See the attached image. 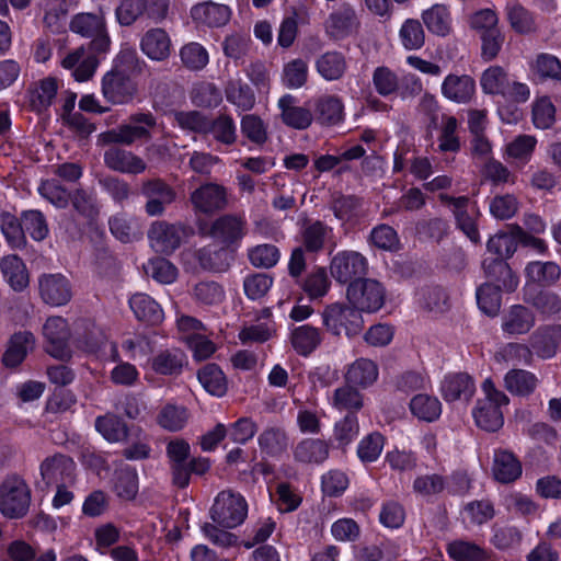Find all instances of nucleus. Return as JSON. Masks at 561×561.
<instances>
[{
  "label": "nucleus",
  "instance_id": "nucleus-1",
  "mask_svg": "<svg viewBox=\"0 0 561 561\" xmlns=\"http://www.w3.org/2000/svg\"><path fill=\"white\" fill-rule=\"evenodd\" d=\"M165 455L171 473V482L179 489H185L191 476H203L210 469L206 457H191V446L183 438H172L165 446Z\"/></svg>",
  "mask_w": 561,
  "mask_h": 561
},
{
  "label": "nucleus",
  "instance_id": "nucleus-2",
  "mask_svg": "<svg viewBox=\"0 0 561 561\" xmlns=\"http://www.w3.org/2000/svg\"><path fill=\"white\" fill-rule=\"evenodd\" d=\"M156 126L157 118L151 112H138L129 116L128 123L101 134L100 139L104 145L131 146L150 140Z\"/></svg>",
  "mask_w": 561,
  "mask_h": 561
},
{
  "label": "nucleus",
  "instance_id": "nucleus-3",
  "mask_svg": "<svg viewBox=\"0 0 561 561\" xmlns=\"http://www.w3.org/2000/svg\"><path fill=\"white\" fill-rule=\"evenodd\" d=\"M31 505V490L19 476H8L0 484V512L10 519L23 518Z\"/></svg>",
  "mask_w": 561,
  "mask_h": 561
},
{
  "label": "nucleus",
  "instance_id": "nucleus-4",
  "mask_svg": "<svg viewBox=\"0 0 561 561\" xmlns=\"http://www.w3.org/2000/svg\"><path fill=\"white\" fill-rule=\"evenodd\" d=\"M69 26L73 33L91 39L89 43L90 50L95 53L108 51L111 37L103 11L78 13L71 19Z\"/></svg>",
  "mask_w": 561,
  "mask_h": 561
},
{
  "label": "nucleus",
  "instance_id": "nucleus-5",
  "mask_svg": "<svg viewBox=\"0 0 561 561\" xmlns=\"http://www.w3.org/2000/svg\"><path fill=\"white\" fill-rule=\"evenodd\" d=\"M248 515V503L238 492L224 490L217 494L210 508L211 520L222 528L241 525Z\"/></svg>",
  "mask_w": 561,
  "mask_h": 561
},
{
  "label": "nucleus",
  "instance_id": "nucleus-6",
  "mask_svg": "<svg viewBox=\"0 0 561 561\" xmlns=\"http://www.w3.org/2000/svg\"><path fill=\"white\" fill-rule=\"evenodd\" d=\"M322 322L333 335H358L364 328L362 313L352 305L331 304L322 312Z\"/></svg>",
  "mask_w": 561,
  "mask_h": 561
},
{
  "label": "nucleus",
  "instance_id": "nucleus-7",
  "mask_svg": "<svg viewBox=\"0 0 561 561\" xmlns=\"http://www.w3.org/2000/svg\"><path fill=\"white\" fill-rule=\"evenodd\" d=\"M439 202L448 206L454 215L456 227L474 244L480 243L478 219L480 211L468 196H451L445 193L438 195Z\"/></svg>",
  "mask_w": 561,
  "mask_h": 561
},
{
  "label": "nucleus",
  "instance_id": "nucleus-8",
  "mask_svg": "<svg viewBox=\"0 0 561 561\" xmlns=\"http://www.w3.org/2000/svg\"><path fill=\"white\" fill-rule=\"evenodd\" d=\"M386 291L376 279L364 278L347 286L346 298L353 307L362 312H376L385 304Z\"/></svg>",
  "mask_w": 561,
  "mask_h": 561
},
{
  "label": "nucleus",
  "instance_id": "nucleus-9",
  "mask_svg": "<svg viewBox=\"0 0 561 561\" xmlns=\"http://www.w3.org/2000/svg\"><path fill=\"white\" fill-rule=\"evenodd\" d=\"M367 272L368 260L357 251H340L330 262V273L340 284L350 285L357 279H364Z\"/></svg>",
  "mask_w": 561,
  "mask_h": 561
},
{
  "label": "nucleus",
  "instance_id": "nucleus-10",
  "mask_svg": "<svg viewBox=\"0 0 561 561\" xmlns=\"http://www.w3.org/2000/svg\"><path fill=\"white\" fill-rule=\"evenodd\" d=\"M190 202L195 213L210 216L227 208L228 190L221 184L206 182L190 194Z\"/></svg>",
  "mask_w": 561,
  "mask_h": 561
},
{
  "label": "nucleus",
  "instance_id": "nucleus-11",
  "mask_svg": "<svg viewBox=\"0 0 561 561\" xmlns=\"http://www.w3.org/2000/svg\"><path fill=\"white\" fill-rule=\"evenodd\" d=\"M140 192L147 199L145 210L151 217L163 215L165 208L176 199L175 190L160 178L142 181Z\"/></svg>",
  "mask_w": 561,
  "mask_h": 561
},
{
  "label": "nucleus",
  "instance_id": "nucleus-12",
  "mask_svg": "<svg viewBox=\"0 0 561 561\" xmlns=\"http://www.w3.org/2000/svg\"><path fill=\"white\" fill-rule=\"evenodd\" d=\"M136 82L123 70L112 69L102 79V94L113 104L129 103L137 94Z\"/></svg>",
  "mask_w": 561,
  "mask_h": 561
},
{
  "label": "nucleus",
  "instance_id": "nucleus-13",
  "mask_svg": "<svg viewBox=\"0 0 561 561\" xmlns=\"http://www.w3.org/2000/svg\"><path fill=\"white\" fill-rule=\"evenodd\" d=\"M247 233V219L241 214H225L216 218L208 234L218 243L230 247L239 243Z\"/></svg>",
  "mask_w": 561,
  "mask_h": 561
},
{
  "label": "nucleus",
  "instance_id": "nucleus-14",
  "mask_svg": "<svg viewBox=\"0 0 561 561\" xmlns=\"http://www.w3.org/2000/svg\"><path fill=\"white\" fill-rule=\"evenodd\" d=\"M535 311L527 305L515 304L510 306L502 314L501 330L507 337H517L528 334L536 325Z\"/></svg>",
  "mask_w": 561,
  "mask_h": 561
},
{
  "label": "nucleus",
  "instance_id": "nucleus-15",
  "mask_svg": "<svg viewBox=\"0 0 561 561\" xmlns=\"http://www.w3.org/2000/svg\"><path fill=\"white\" fill-rule=\"evenodd\" d=\"M46 340L45 351L57 359H67L71 355L68 340L70 332L67 321L61 317H50L43 327Z\"/></svg>",
  "mask_w": 561,
  "mask_h": 561
},
{
  "label": "nucleus",
  "instance_id": "nucleus-16",
  "mask_svg": "<svg viewBox=\"0 0 561 561\" xmlns=\"http://www.w3.org/2000/svg\"><path fill=\"white\" fill-rule=\"evenodd\" d=\"M38 294L46 305L65 306L72 297V286L60 273L43 274L38 277Z\"/></svg>",
  "mask_w": 561,
  "mask_h": 561
},
{
  "label": "nucleus",
  "instance_id": "nucleus-17",
  "mask_svg": "<svg viewBox=\"0 0 561 561\" xmlns=\"http://www.w3.org/2000/svg\"><path fill=\"white\" fill-rule=\"evenodd\" d=\"M76 463L67 455L55 454L41 463V476L47 486L62 483L75 484Z\"/></svg>",
  "mask_w": 561,
  "mask_h": 561
},
{
  "label": "nucleus",
  "instance_id": "nucleus-18",
  "mask_svg": "<svg viewBox=\"0 0 561 561\" xmlns=\"http://www.w3.org/2000/svg\"><path fill=\"white\" fill-rule=\"evenodd\" d=\"M324 27L328 35L341 39L357 32L360 21L353 5L342 3L328 15Z\"/></svg>",
  "mask_w": 561,
  "mask_h": 561
},
{
  "label": "nucleus",
  "instance_id": "nucleus-19",
  "mask_svg": "<svg viewBox=\"0 0 561 561\" xmlns=\"http://www.w3.org/2000/svg\"><path fill=\"white\" fill-rule=\"evenodd\" d=\"M183 228L180 225L167 221H154L148 230L150 247L158 253L170 254L174 252L182 242Z\"/></svg>",
  "mask_w": 561,
  "mask_h": 561
},
{
  "label": "nucleus",
  "instance_id": "nucleus-20",
  "mask_svg": "<svg viewBox=\"0 0 561 561\" xmlns=\"http://www.w3.org/2000/svg\"><path fill=\"white\" fill-rule=\"evenodd\" d=\"M98 54L90 48L79 47L66 55L61 66L71 71L76 81L84 82L90 80L96 71L100 64Z\"/></svg>",
  "mask_w": 561,
  "mask_h": 561
},
{
  "label": "nucleus",
  "instance_id": "nucleus-21",
  "mask_svg": "<svg viewBox=\"0 0 561 561\" xmlns=\"http://www.w3.org/2000/svg\"><path fill=\"white\" fill-rule=\"evenodd\" d=\"M333 229L321 220L306 219L299 229V241L307 253H320L332 239Z\"/></svg>",
  "mask_w": 561,
  "mask_h": 561
},
{
  "label": "nucleus",
  "instance_id": "nucleus-22",
  "mask_svg": "<svg viewBox=\"0 0 561 561\" xmlns=\"http://www.w3.org/2000/svg\"><path fill=\"white\" fill-rule=\"evenodd\" d=\"M350 68L348 59L337 49L327 50L314 60V69L319 77L328 82L341 81Z\"/></svg>",
  "mask_w": 561,
  "mask_h": 561
},
{
  "label": "nucleus",
  "instance_id": "nucleus-23",
  "mask_svg": "<svg viewBox=\"0 0 561 561\" xmlns=\"http://www.w3.org/2000/svg\"><path fill=\"white\" fill-rule=\"evenodd\" d=\"M104 164L112 171L124 174H140L146 171L145 160L131 151L112 146L104 151Z\"/></svg>",
  "mask_w": 561,
  "mask_h": 561
},
{
  "label": "nucleus",
  "instance_id": "nucleus-24",
  "mask_svg": "<svg viewBox=\"0 0 561 561\" xmlns=\"http://www.w3.org/2000/svg\"><path fill=\"white\" fill-rule=\"evenodd\" d=\"M140 50L150 60L164 61L172 54V41L164 28L152 27L144 33L139 43Z\"/></svg>",
  "mask_w": 561,
  "mask_h": 561
},
{
  "label": "nucleus",
  "instance_id": "nucleus-25",
  "mask_svg": "<svg viewBox=\"0 0 561 561\" xmlns=\"http://www.w3.org/2000/svg\"><path fill=\"white\" fill-rule=\"evenodd\" d=\"M529 343L538 357H553L561 347V324L540 325L531 333Z\"/></svg>",
  "mask_w": 561,
  "mask_h": 561
},
{
  "label": "nucleus",
  "instance_id": "nucleus-26",
  "mask_svg": "<svg viewBox=\"0 0 561 561\" xmlns=\"http://www.w3.org/2000/svg\"><path fill=\"white\" fill-rule=\"evenodd\" d=\"M187 364L186 354L179 347L160 350L150 358V368L161 376H180Z\"/></svg>",
  "mask_w": 561,
  "mask_h": 561
},
{
  "label": "nucleus",
  "instance_id": "nucleus-27",
  "mask_svg": "<svg viewBox=\"0 0 561 561\" xmlns=\"http://www.w3.org/2000/svg\"><path fill=\"white\" fill-rule=\"evenodd\" d=\"M442 396L447 402L470 401L476 392V383L472 377L466 373L447 375L440 387Z\"/></svg>",
  "mask_w": 561,
  "mask_h": 561
},
{
  "label": "nucleus",
  "instance_id": "nucleus-28",
  "mask_svg": "<svg viewBox=\"0 0 561 561\" xmlns=\"http://www.w3.org/2000/svg\"><path fill=\"white\" fill-rule=\"evenodd\" d=\"M282 122L294 129H307L313 121L310 108L298 106L297 99L291 94H285L278 100Z\"/></svg>",
  "mask_w": 561,
  "mask_h": 561
},
{
  "label": "nucleus",
  "instance_id": "nucleus-29",
  "mask_svg": "<svg viewBox=\"0 0 561 561\" xmlns=\"http://www.w3.org/2000/svg\"><path fill=\"white\" fill-rule=\"evenodd\" d=\"M482 267L485 277L496 283V287L507 293L516 290L518 277L505 260L486 257L482 262Z\"/></svg>",
  "mask_w": 561,
  "mask_h": 561
},
{
  "label": "nucleus",
  "instance_id": "nucleus-30",
  "mask_svg": "<svg viewBox=\"0 0 561 561\" xmlns=\"http://www.w3.org/2000/svg\"><path fill=\"white\" fill-rule=\"evenodd\" d=\"M507 403H497L490 399H480L472 411L474 422L478 427L486 432L499 431L504 423L502 405Z\"/></svg>",
  "mask_w": 561,
  "mask_h": 561
},
{
  "label": "nucleus",
  "instance_id": "nucleus-31",
  "mask_svg": "<svg viewBox=\"0 0 561 561\" xmlns=\"http://www.w3.org/2000/svg\"><path fill=\"white\" fill-rule=\"evenodd\" d=\"M191 16L198 24L220 27L229 22L231 10L225 4L206 1L194 5L191 10Z\"/></svg>",
  "mask_w": 561,
  "mask_h": 561
},
{
  "label": "nucleus",
  "instance_id": "nucleus-32",
  "mask_svg": "<svg viewBox=\"0 0 561 561\" xmlns=\"http://www.w3.org/2000/svg\"><path fill=\"white\" fill-rule=\"evenodd\" d=\"M257 445L262 455L279 458L289 446V437L280 426H267L257 436Z\"/></svg>",
  "mask_w": 561,
  "mask_h": 561
},
{
  "label": "nucleus",
  "instance_id": "nucleus-33",
  "mask_svg": "<svg viewBox=\"0 0 561 561\" xmlns=\"http://www.w3.org/2000/svg\"><path fill=\"white\" fill-rule=\"evenodd\" d=\"M294 458L305 465H320L330 455V444L320 438H305L294 448Z\"/></svg>",
  "mask_w": 561,
  "mask_h": 561
},
{
  "label": "nucleus",
  "instance_id": "nucleus-34",
  "mask_svg": "<svg viewBox=\"0 0 561 561\" xmlns=\"http://www.w3.org/2000/svg\"><path fill=\"white\" fill-rule=\"evenodd\" d=\"M476 91L474 80L467 75H448L442 84L443 95L456 103L469 102Z\"/></svg>",
  "mask_w": 561,
  "mask_h": 561
},
{
  "label": "nucleus",
  "instance_id": "nucleus-35",
  "mask_svg": "<svg viewBox=\"0 0 561 561\" xmlns=\"http://www.w3.org/2000/svg\"><path fill=\"white\" fill-rule=\"evenodd\" d=\"M129 307L135 317L147 324L157 325L163 321L164 313L161 306L149 295L137 293L129 299Z\"/></svg>",
  "mask_w": 561,
  "mask_h": 561
},
{
  "label": "nucleus",
  "instance_id": "nucleus-36",
  "mask_svg": "<svg viewBox=\"0 0 561 561\" xmlns=\"http://www.w3.org/2000/svg\"><path fill=\"white\" fill-rule=\"evenodd\" d=\"M312 114L321 125H336L344 118V105L342 100L335 95H322L314 102Z\"/></svg>",
  "mask_w": 561,
  "mask_h": 561
},
{
  "label": "nucleus",
  "instance_id": "nucleus-37",
  "mask_svg": "<svg viewBox=\"0 0 561 561\" xmlns=\"http://www.w3.org/2000/svg\"><path fill=\"white\" fill-rule=\"evenodd\" d=\"M524 301L533 307L542 319H551L561 313V297L551 290L526 291Z\"/></svg>",
  "mask_w": 561,
  "mask_h": 561
},
{
  "label": "nucleus",
  "instance_id": "nucleus-38",
  "mask_svg": "<svg viewBox=\"0 0 561 561\" xmlns=\"http://www.w3.org/2000/svg\"><path fill=\"white\" fill-rule=\"evenodd\" d=\"M0 270L3 278L15 291L24 290L30 283L27 268L22 261L15 254L7 255L0 261Z\"/></svg>",
  "mask_w": 561,
  "mask_h": 561
},
{
  "label": "nucleus",
  "instance_id": "nucleus-39",
  "mask_svg": "<svg viewBox=\"0 0 561 561\" xmlns=\"http://www.w3.org/2000/svg\"><path fill=\"white\" fill-rule=\"evenodd\" d=\"M494 478L501 483H511L522 476V463L513 453L495 450L492 467Z\"/></svg>",
  "mask_w": 561,
  "mask_h": 561
},
{
  "label": "nucleus",
  "instance_id": "nucleus-40",
  "mask_svg": "<svg viewBox=\"0 0 561 561\" xmlns=\"http://www.w3.org/2000/svg\"><path fill=\"white\" fill-rule=\"evenodd\" d=\"M322 342L320 329L304 324L295 328L290 334L293 348L301 356L310 355Z\"/></svg>",
  "mask_w": 561,
  "mask_h": 561
},
{
  "label": "nucleus",
  "instance_id": "nucleus-41",
  "mask_svg": "<svg viewBox=\"0 0 561 561\" xmlns=\"http://www.w3.org/2000/svg\"><path fill=\"white\" fill-rule=\"evenodd\" d=\"M139 490L138 474L135 468L123 466L115 470L113 491L123 501H133Z\"/></svg>",
  "mask_w": 561,
  "mask_h": 561
},
{
  "label": "nucleus",
  "instance_id": "nucleus-42",
  "mask_svg": "<svg viewBox=\"0 0 561 561\" xmlns=\"http://www.w3.org/2000/svg\"><path fill=\"white\" fill-rule=\"evenodd\" d=\"M34 342L35 339L31 332L14 334L2 356L3 365L12 368L19 366L24 360L27 352L33 348Z\"/></svg>",
  "mask_w": 561,
  "mask_h": 561
},
{
  "label": "nucleus",
  "instance_id": "nucleus-43",
  "mask_svg": "<svg viewBox=\"0 0 561 561\" xmlns=\"http://www.w3.org/2000/svg\"><path fill=\"white\" fill-rule=\"evenodd\" d=\"M225 95L229 103L242 112H248L255 105L253 90L241 79H230L225 85Z\"/></svg>",
  "mask_w": 561,
  "mask_h": 561
},
{
  "label": "nucleus",
  "instance_id": "nucleus-44",
  "mask_svg": "<svg viewBox=\"0 0 561 561\" xmlns=\"http://www.w3.org/2000/svg\"><path fill=\"white\" fill-rule=\"evenodd\" d=\"M505 388L512 394L528 397L539 383L538 377L528 370L511 369L504 377Z\"/></svg>",
  "mask_w": 561,
  "mask_h": 561
},
{
  "label": "nucleus",
  "instance_id": "nucleus-45",
  "mask_svg": "<svg viewBox=\"0 0 561 561\" xmlns=\"http://www.w3.org/2000/svg\"><path fill=\"white\" fill-rule=\"evenodd\" d=\"M207 134H211L214 139L225 146L236 144L237 126L234 119L227 113L218 114L214 119L207 121Z\"/></svg>",
  "mask_w": 561,
  "mask_h": 561
},
{
  "label": "nucleus",
  "instance_id": "nucleus-46",
  "mask_svg": "<svg viewBox=\"0 0 561 561\" xmlns=\"http://www.w3.org/2000/svg\"><path fill=\"white\" fill-rule=\"evenodd\" d=\"M95 430L110 443L124 442L128 436V427L126 423L114 413L95 419Z\"/></svg>",
  "mask_w": 561,
  "mask_h": 561
},
{
  "label": "nucleus",
  "instance_id": "nucleus-47",
  "mask_svg": "<svg viewBox=\"0 0 561 561\" xmlns=\"http://www.w3.org/2000/svg\"><path fill=\"white\" fill-rule=\"evenodd\" d=\"M331 403L336 410L355 415L364 405V397L356 388L347 383L333 391Z\"/></svg>",
  "mask_w": 561,
  "mask_h": 561
},
{
  "label": "nucleus",
  "instance_id": "nucleus-48",
  "mask_svg": "<svg viewBox=\"0 0 561 561\" xmlns=\"http://www.w3.org/2000/svg\"><path fill=\"white\" fill-rule=\"evenodd\" d=\"M421 307L432 313L442 314L449 310V296L440 286H426L419 293Z\"/></svg>",
  "mask_w": 561,
  "mask_h": 561
},
{
  "label": "nucleus",
  "instance_id": "nucleus-49",
  "mask_svg": "<svg viewBox=\"0 0 561 561\" xmlns=\"http://www.w3.org/2000/svg\"><path fill=\"white\" fill-rule=\"evenodd\" d=\"M197 378L204 389L213 396L222 397L227 392V378L216 364H207L201 368Z\"/></svg>",
  "mask_w": 561,
  "mask_h": 561
},
{
  "label": "nucleus",
  "instance_id": "nucleus-50",
  "mask_svg": "<svg viewBox=\"0 0 561 561\" xmlns=\"http://www.w3.org/2000/svg\"><path fill=\"white\" fill-rule=\"evenodd\" d=\"M57 81L54 78H45L33 83L30 89V102L34 110H46L53 103L57 94Z\"/></svg>",
  "mask_w": 561,
  "mask_h": 561
},
{
  "label": "nucleus",
  "instance_id": "nucleus-51",
  "mask_svg": "<svg viewBox=\"0 0 561 561\" xmlns=\"http://www.w3.org/2000/svg\"><path fill=\"white\" fill-rule=\"evenodd\" d=\"M345 378L348 383L367 387L377 380L378 367L370 359L359 358L348 367Z\"/></svg>",
  "mask_w": 561,
  "mask_h": 561
},
{
  "label": "nucleus",
  "instance_id": "nucleus-52",
  "mask_svg": "<svg viewBox=\"0 0 561 561\" xmlns=\"http://www.w3.org/2000/svg\"><path fill=\"white\" fill-rule=\"evenodd\" d=\"M190 413L184 405L168 403L157 415V423L169 432H179L187 423Z\"/></svg>",
  "mask_w": 561,
  "mask_h": 561
},
{
  "label": "nucleus",
  "instance_id": "nucleus-53",
  "mask_svg": "<svg viewBox=\"0 0 561 561\" xmlns=\"http://www.w3.org/2000/svg\"><path fill=\"white\" fill-rule=\"evenodd\" d=\"M533 352L534 350L530 347V344L526 345L523 343L510 342L501 347L495 353L494 357L499 363L530 365L534 359Z\"/></svg>",
  "mask_w": 561,
  "mask_h": 561
},
{
  "label": "nucleus",
  "instance_id": "nucleus-54",
  "mask_svg": "<svg viewBox=\"0 0 561 561\" xmlns=\"http://www.w3.org/2000/svg\"><path fill=\"white\" fill-rule=\"evenodd\" d=\"M511 27L519 34H529L536 31L533 14L516 1H511L505 8Z\"/></svg>",
  "mask_w": 561,
  "mask_h": 561
},
{
  "label": "nucleus",
  "instance_id": "nucleus-55",
  "mask_svg": "<svg viewBox=\"0 0 561 561\" xmlns=\"http://www.w3.org/2000/svg\"><path fill=\"white\" fill-rule=\"evenodd\" d=\"M422 20L427 30L438 36H446L450 30V14L443 4H435L422 13Z\"/></svg>",
  "mask_w": 561,
  "mask_h": 561
},
{
  "label": "nucleus",
  "instance_id": "nucleus-56",
  "mask_svg": "<svg viewBox=\"0 0 561 561\" xmlns=\"http://www.w3.org/2000/svg\"><path fill=\"white\" fill-rule=\"evenodd\" d=\"M447 552L455 561H484L490 557L483 547L467 540L450 542Z\"/></svg>",
  "mask_w": 561,
  "mask_h": 561
},
{
  "label": "nucleus",
  "instance_id": "nucleus-57",
  "mask_svg": "<svg viewBox=\"0 0 561 561\" xmlns=\"http://www.w3.org/2000/svg\"><path fill=\"white\" fill-rule=\"evenodd\" d=\"M410 410L417 419L433 422L442 413V404L437 398L428 394H416L410 401Z\"/></svg>",
  "mask_w": 561,
  "mask_h": 561
},
{
  "label": "nucleus",
  "instance_id": "nucleus-58",
  "mask_svg": "<svg viewBox=\"0 0 561 561\" xmlns=\"http://www.w3.org/2000/svg\"><path fill=\"white\" fill-rule=\"evenodd\" d=\"M0 229L12 248L20 249L26 245L22 220L13 214L3 211L0 215Z\"/></svg>",
  "mask_w": 561,
  "mask_h": 561
},
{
  "label": "nucleus",
  "instance_id": "nucleus-59",
  "mask_svg": "<svg viewBox=\"0 0 561 561\" xmlns=\"http://www.w3.org/2000/svg\"><path fill=\"white\" fill-rule=\"evenodd\" d=\"M502 289L493 283H484L478 287L476 296L480 310L491 317L499 313L502 304Z\"/></svg>",
  "mask_w": 561,
  "mask_h": 561
},
{
  "label": "nucleus",
  "instance_id": "nucleus-60",
  "mask_svg": "<svg viewBox=\"0 0 561 561\" xmlns=\"http://www.w3.org/2000/svg\"><path fill=\"white\" fill-rule=\"evenodd\" d=\"M399 38L407 50H419L425 44V32L422 23L416 19H408L399 31Z\"/></svg>",
  "mask_w": 561,
  "mask_h": 561
},
{
  "label": "nucleus",
  "instance_id": "nucleus-61",
  "mask_svg": "<svg viewBox=\"0 0 561 561\" xmlns=\"http://www.w3.org/2000/svg\"><path fill=\"white\" fill-rule=\"evenodd\" d=\"M190 96L195 106L203 108L217 107L222 101L220 90L210 82H199L195 84Z\"/></svg>",
  "mask_w": 561,
  "mask_h": 561
},
{
  "label": "nucleus",
  "instance_id": "nucleus-62",
  "mask_svg": "<svg viewBox=\"0 0 561 561\" xmlns=\"http://www.w3.org/2000/svg\"><path fill=\"white\" fill-rule=\"evenodd\" d=\"M240 128L242 135L256 146H263L268 139L267 125L255 114L242 116Z\"/></svg>",
  "mask_w": 561,
  "mask_h": 561
},
{
  "label": "nucleus",
  "instance_id": "nucleus-63",
  "mask_svg": "<svg viewBox=\"0 0 561 561\" xmlns=\"http://www.w3.org/2000/svg\"><path fill=\"white\" fill-rule=\"evenodd\" d=\"M248 259L257 268H271L279 261L280 252L276 245L263 243L249 249Z\"/></svg>",
  "mask_w": 561,
  "mask_h": 561
},
{
  "label": "nucleus",
  "instance_id": "nucleus-64",
  "mask_svg": "<svg viewBox=\"0 0 561 561\" xmlns=\"http://www.w3.org/2000/svg\"><path fill=\"white\" fill-rule=\"evenodd\" d=\"M525 272L531 280L547 285L556 283L561 276L560 266L554 262H530Z\"/></svg>",
  "mask_w": 561,
  "mask_h": 561
}]
</instances>
